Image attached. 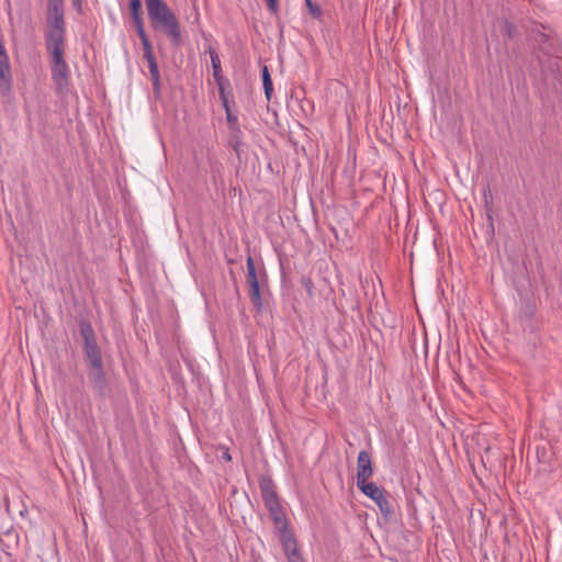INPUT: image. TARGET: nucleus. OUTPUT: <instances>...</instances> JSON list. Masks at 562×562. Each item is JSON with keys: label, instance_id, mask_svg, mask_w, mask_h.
I'll return each instance as SVG.
<instances>
[{"label": "nucleus", "instance_id": "obj_1", "mask_svg": "<svg viewBox=\"0 0 562 562\" xmlns=\"http://www.w3.org/2000/svg\"><path fill=\"white\" fill-rule=\"evenodd\" d=\"M144 1L153 29L164 32L172 45L179 46L182 43V34L179 20L175 12L164 0Z\"/></svg>", "mask_w": 562, "mask_h": 562}, {"label": "nucleus", "instance_id": "obj_2", "mask_svg": "<svg viewBox=\"0 0 562 562\" xmlns=\"http://www.w3.org/2000/svg\"><path fill=\"white\" fill-rule=\"evenodd\" d=\"M66 22L64 12V0H48L46 15V44H65Z\"/></svg>", "mask_w": 562, "mask_h": 562}, {"label": "nucleus", "instance_id": "obj_3", "mask_svg": "<svg viewBox=\"0 0 562 562\" xmlns=\"http://www.w3.org/2000/svg\"><path fill=\"white\" fill-rule=\"evenodd\" d=\"M50 56L52 79L57 93H65L69 90L70 69L64 58L65 44H46Z\"/></svg>", "mask_w": 562, "mask_h": 562}, {"label": "nucleus", "instance_id": "obj_4", "mask_svg": "<svg viewBox=\"0 0 562 562\" xmlns=\"http://www.w3.org/2000/svg\"><path fill=\"white\" fill-rule=\"evenodd\" d=\"M79 333L83 341L85 361L102 359V351L98 345L94 329L88 319L82 318L80 321Z\"/></svg>", "mask_w": 562, "mask_h": 562}, {"label": "nucleus", "instance_id": "obj_5", "mask_svg": "<svg viewBox=\"0 0 562 562\" xmlns=\"http://www.w3.org/2000/svg\"><path fill=\"white\" fill-rule=\"evenodd\" d=\"M79 333L83 341L85 361L102 359V351L98 345L94 329L88 319L82 318L80 321Z\"/></svg>", "mask_w": 562, "mask_h": 562}, {"label": "nucleus", "instance_id": "obj_6", "mask_svg": "<svg viewBox=\"0 0 562 562\" xmlns=\"http://www.w3.org/2000/svg\"><path fill=\"white\" fill-rule=\"evenodd\" d=\"M79 333L83 341L85 361L102 359V351L98 345L94 329L88 319L82 318L80 321Z\"/></svg>", "mask_w": 562, "mask_h": 562}, {"label": "nucleus", "instance_id": "obj_7", "mask_svg": "<svg viewBox=\"0 0 562 562\" xmlns=\"http://www.w3.org/2000/svg\"><path fill=\"white\" fill-rule=\"evenodd\" d=\"M358 488L376 504L384 518L392 517L394 510L383 488L373 482L360 485Z\"/></svg>", "mask_w": 562, "mask_h": 562}, {"label": "nucleus", "instance_id": "obj_8", "mask_svg": "<svg viewBox=\"0 0 562 562\" xmlns=\"http://www.w3.org/2000/svg\"><path fill=\"white\" fill-rule=\"evenodd\" d=\"M88 380L99 395L105 396L108 381L104 371L103 359L86 361Z\"/></svg>", "mask_w": 562, "mask_h": 562}, {"label": "nucleus", "instance_id": "obj_9", "mask_svg": "<svg viewBox=\"0 0 562 562\" xmlns=\"http://www.w3.org/2000/svg\"><path fill=\"white\" fill-rule=\"evenodd\" d=\"M246 267V282L249 286L250 300L255 306H261L259 276L257 273L256 265L251 256L247 257Z\"/></svg>", "mask_w": 562, "mask_h": 562}, {"label": "nucleus", "instance_id": "obj_10", "mask_svg": "<svg viewBox=\"0 0 562 562\" xmlns=\"http://www.w3.org/2000/svg\"><path fill=\"white\" fill-rule=\"evenodd\" d=\"M373 475L371 456L368 451L361 450L357 459V487L368 484V480Z\"/></svg>", "mask_w": 562, "mask_h": 562}, {"label": "nucleus", "instance_id": "obj_11", "mask_svg": "<svg viewBox=\"0 0 562 562\" xmlns=\"http://www.w3.org/2000/svg\"><path fill=\"white\" fill-rule=\"evenodd\" d=\"M259 487L266 507L280 503L278 493L276 491V485L271 477L261 476L259 480Z\"/></svg>", "mask_w": 562, "mask_h": 562}, {"label": "nucleus", "instance_id": "obj_12", "mask_svg": "<svg viewBox=\"0 0 562 562\" xmlns=\"http://www.w3.org/2000/svg\"><path fill=\"white\" fill-rule=\"evenodd\" d=\"M267 509L269 512L270 518L272 519L274 524V528H284L285 525H288V520L285 517V513L281 506V504L270 505L267 506Z\"/></svg>", "mask_w": 562, "mask_h": 562}, {"label": "nucleus", "instance_id": "obj_13", "mask_svg": "<svg viewBox=\"0 0 562 562\" xmlns=\"http://www.w3.org/2000/svg\"><path fill=\"white\" fill-rule=\"evenodd\" d=\"M148 64L153 89L156 93L160 91V74L155 55L144 57Z\"/></svg>", "mask_w": 562, "mask_h": 562}, {"label": "nucleus", "instance_id": "obj_14", "mask_svg": "<svg viewBox=\"0 0 562 562\" xmlns=\"http://www.w3.org/2000/svg\"><path fill=\"white\" fill-rule=\"evenodd\" d=\"M228 144L235 150V153L239 156L240 147L244 145L243 132H241L240 127L231 130V136H229Z\"/></svg>", "mask_w": 562, "mask_h": 562}, {"label": "nucleus", "instance_id": "obj_15", "mask_svg": "<svg viewBox=\"0 0 562 562\" xmlns=\"http://www.w3.org/2000/svg\"><path fill=\"white\" fill-rule=\"evenodd\" d=\"M261 75H262L265 95H266L267 100L270 101L272 92H273V85H272V79H271L269 69L266 65L261 69Z\"/></svg>", "mask_w": 562, "mask_h": 562}, {"label": "nucleus", "instance_id": "obj_16", "mask_svg": "<svg viewBox=\"0 0 562 562\" xmlns=\"http://www.w3.org/2000/svg\"><path fill=\"white\" fill-rule=\"evenodd\" d=\"M210 55H211V61H212V67H213V76L220 86L221 85L220 80L222 79L221 60H220L218 55L213 49L210 50Z\"/></svg>", "mask_w": 562, "mask_h": 562}, {"label": "nucleus", "instance_id": "obj_17", "mask_svg": "<svg viewBox=\"0 0 562 562\" xmlns=\"http://www.w3.org/2000/svg\"><path fill=\"white\" fill-rule=\"evenodd\" d=\"M139 36V40L142 42V46L144 49V57L154 55L151 43L146 34V32H140L137 34Z\"/></svg>", "mask_w": 562, "mask_h": 562}, {"label": "nucleus", "instance_id": "obj_18", "mask_svg": "<svg viewBox=\"0 0 562 562\" xmlns=\"http://www.w3.org/2000/svg\"><path fill=\"white\" fill-rule=\"evenodd\" d=\"M276 530L279 533L281 544L295 539L294 533L288 528V525H285L284 528H277Z\"/></svg>", "mask_w": 562, "mask_h": 562}, {"label": "nucleus", "instance_id": "obj_19", "mask_svg": "<svg viewBox=\"0 0 562 562\" xmlns=\"http://www.w3.org/2000/svg\"><path fill=\"white\" fill-rule=\"evenodd\" d=\"M305 2L310 14L315 19H319L322 16V9L319 5L315 4L312 0H305Z\"/></svg>", "mask_w": 562, "mask_h": 562}, {"label": "nucleus", "instance_id": "obj_20", "mask_svg": "<svg viewBox=\"0 0 562 562\" xmlns=\"http://www.w3.org/2000/svg\"><path fill=\"white\" fill-rule=\"evenodd\" d=\"M282 548L285 557L292 554V552H299L296 539L282 543Z\"/></svg>", "mask_w": 562, "mask_h": 562}, {"label": "nucleus", "instance_id": "obj_21", "mask_svg": "<svg viewBox=\"0 0 562 562\" xmlns=\"http://www.w3.org/2000/svg\"><path fill=\"white\" fill-rule=\"evenodd\" d=\"M226 119H227V123H228L229 130H234V128H239L240 127L239 123H238L237 116L233 114L231 109H227Z\"/></svg>", "mask_w": 562, "mask_h": 562}, {"label": "nucleus", "instance_id": "obj_22", "mask_svg": "<svg viewBox=\"0 0 562 562\" xmlns=\"http://www.w3.org/2000/svg\"><path fill=\"white\" fill-rule=\"evenodd\" d=\"M142 1L140 0H130V11L131 16L142 14Z\"/></svg>", "mask_w": 562, "mask_h": 562}, {"label": "nucleus", "instance_id": "obj_23", "mask_svg": "<svg viewBox=\"0 0 562 562\" xmlns=\"http://www.w3.org/2000/svg\"><path fill=\"white\" fill-rule=\"evenodd\" d=\"M132 20H133V23H134V25L136 27L137 34H139L140 32H145L144 21H143L142 14L132 15Z\"/></svg>", "mask_w": 562, "mask_h": 562}, {"label": "nucleus", "instance_id": "obj_24", "mask_svg": "<svg viewBox=\"0 0 562 562\" xmlns=\"http://www.w3.org/2000/svg\"><path fill=\"white\" fill-rule=\"evenodd\" d=\"M301 282H302L303 286L306 289L307 293L310 295H312L313 294V288H314L312 279L310 277H303Z\"/></svg>", "mask_w": 562, "mask_h": 562}, {"label": "nucleus", "instance_id": "obj_25", "mask_svg": "<svg viewBox=\"0 0 562 562\" xmlns=\"http://www.w3.org/2000/svg\"><path fill=\"white\" fill-rule=\"evenodd\" d=\"M220 98L223 102V106L225 109V112H227V109H231L229 108V103H228V100H227V97L225 94V91H224V88L222 87V85H220Z\"/></svg>", "mask_w": 562, "mask_h": 562}, {"label": "nucleus", "instance_id": "obj_26", "mask_svg": "<svg viewBox=\"0 0 562 562\" xmlns=\"http://www.w3.org/2000/svg\"><path fill=\"white\" fill-rule=\"evenodd\" d=\"M268 10L271 13H277L279 10L278 0H267Z\"/></svg>", "mask_w": 562, "mask_h": 562}, {"label": "nucleus", "instance_id": "obj_27", "mask_svg": "<svg viewBox=\"0 0 562 562\" xmlns=\"http://www.w3.org/2000/svg\"><path fill=\"white\" fill-rule=\"evenodd\" d=\"M289 562H304L300 552H292V554L286 555Z\"/></svg>", "mask_w": 562, "mask_h": 562}, {"label": "nucleus", "instance_id": "obj_28", "mask_svg": "<svg viewBox=\"0 0 562 562\" xmlns=\"http://www.w3.org/2000/svg\"><path fill=\"white\" fill-rule=\"evenodd\" d=\"M504 33L508 37H513L514 36V26H513V24H510L509 22H505V24H504Z\"/></svg>", "mask_w": 562, "mask_h": 562}, {"label": "nucleus", "instance_id": "obj_29", "mask_svg": "<svg viewBox=\"0 0 562 562\" xmlns=\"http://www.w3.org/2000/svg\"><path fill=\"white\" fill-rule=\"evenodd\" d=\"M27 513H29V510H27L26 505L21 503V508L18 510L19 516L22 517V518H25Z\"/></svg>", "mask_w": 562, "mask_h": 562}, {"label": "nucleus", "instance_id": "obj_30", "mask_svg": "<svg viewBox=\"0 0 562 562\" xmlns=\"http://www.w3.org/2000/svg\"><path fill=\"white\" fill-rule=\"evenodd\" d=\"M536 41L539 43V44H544L547 41H548V36L543 33H539Z\"/></svg>", "mask_w": 562, "mask_h": 562}, {"label": "nucleus", "instance_id": "obj_31", "mask_svg": "<svg viewBox=\"0 0 562 562\" xmlns=\"http://www.w3.org/2000/svg\"><path fill=\"white\" fill-rule=\"evenodd\" d=\"M483 196H484V200H485V204L487 205L488 204V200L492 199V193H491V190H484L483 192Z\"/></svg>", "mask_w": 562, "mask_h": 562}, {"label": "nucleus", "instance_id": "obj_32", "mask_svg": "<svg viewBox=\"0 0 562 562\" xmlns=\"http://www.w3.org/2000/svg\"><path fill=\"white\" fill-rule=\"evenodd\" d=\"M222 458H223L224 460H226V461H231V460H232V457H231V454H229V452H228V451H225V452L223 453Z\"/></svg>", "mask_w": 562, "mask_h": 562}, {"label": "nucleus", "instance_id": "obj_33", "mask_svg": "<svg viewBox=\"0 0 562 562\" xmlns=\"http://www.w3.org/2000/svg\"><path fill=\"white\" fill-rule=\"evenodd\" d=\"M74 5L78 7L80 9L81 8V0H74Z\"/></svg>", "mask_w": 562, "mask_h": 562}, {"label": "nucleus", "instance_id": "obj_34", "mask_svg": "<svg viewBox=\"0 0 562 562\" xmlns=\"http://www.w3.org/2000/svg\"><path fill=\"white\" fill-rule=\"evenodd\" d=\"M7 510H8L9 513H12V512H13V509H12V507H11V505H10V504H8V505H7Z\"/></svg>", "mask_w": 562, "mask_h": 562}, {"label": "nucleus", "instance_id": "obj_35", "mask_svg": "<svg viewBox=\"0 0 562 562\" xmlns=\"http://www.w3.org/2000/svg\"><path fill=\"white\" fill-rule=\"evenodd\" d=\"M541 49L547 53V54H550V50L547 48V47H541Z\"/></svg>", "mask_w": 562, "mask_h": 562}, {"label": "nucleus", "instance_id": "obj_36", "mask_svg": "<svg viewBox=\"0 0 562 562\" xmlns=\"http://www.w3.org/2000/svg\"><path fill=\"white\" fill-rule=\"evenodd\" d=\"M447 325H448V327L451 326L450 318H447Z\"/></svg>", "mask_w": 562, "mask_h": 562}]
</instances>
